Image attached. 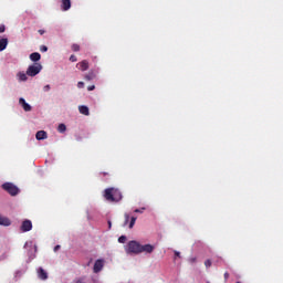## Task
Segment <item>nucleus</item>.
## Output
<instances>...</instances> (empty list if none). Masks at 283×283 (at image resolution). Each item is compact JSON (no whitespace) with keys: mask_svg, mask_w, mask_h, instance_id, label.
<instances>
[{"mask_svg":"<svg viewBox=\"0 0 283 283\" xmlns=\"http://www.w3.org/2000/svg\"><path fill=\"white\" fill-rule=\"evenodd\" d=\"M6 32V25L1 24L0 25V34H3Z\"/></svg>","mask_w":283,"mask_h":283,"instance_id":"cd10ccee","label":"nucleus"},{"mask_svg":"<svg viewBox=\"0 0 283 283\" xmlns=\"http://www.w3.org/2000/svg\"><path fill=\"white\" fill-rule=\"evenodd\" d=\"M38 277L40 280H48V272H45L43 268L38 269Z\"/></svg>","mask_w":283,"mask_h":283,"instance_id":"f8f14e48","label":"nucleus"},{"mask_svg":"<svg viewBox=\"0 0 283 283\" xmlns=\"http://www.w3.org/2000/svg\"><path fill=\"white\" fill-rule=\"evenodd\" d=\"M142 249L140 242L133 240L127 243L126 252L134 253V255H139Z\"/></svg>","mask_w":283,"mask_h":283,"instance_id":"f03ea898","label":"nucleus"},{"mask_svg":"<svg viewBox=\"0 0 283 283\" xmlns=\"http://www.w3.org/2000/svg\"><path fill=\"white\" fill-rule=\"evenodd\" d=\"M21 231H23V233H27V231H32V221L24 220L21 226Z\"/></svg>","mask_w":283,"mask_h":283,"instance_id":"423d86ee","label":"nucleus"},{"mask_svg":"<svg viewBox=\"0 0 283 283\" xmlns=\"http://www.w3.org/2000/svg\"><path fill=\"white\" fill-rule=\"evenodd\" d=\"M19 104L24 109V112H32V106L25 102V98L20 97L19 98Z\"/></svg>","mask_w":283,"mask_h":283,"instance_id":"0eeeda50","label":"nucleus"},{"mask_svg":"<svg viewBox=\"0 0 283 283\" xmlns=\"http://www.w3.org/2000/svg\"><path fill=\"white\" fill-rule=\"evenodd\" d=\"M43 70V65L41 63L35 62L34 64L30 65L27 70L28 76H36Z\"/></svg>","mask_w":283,"mask_h":283,"instance_id":"20e7f679","label":"nucleus"},{"mask_svg":"<svg viewBox=\"0 0 283 283\" xmlns=\"http://www.w3.org/2000/svg\"><path fill=\"white\" fill-rule=\"evenodd\" d=\"M94 90H96V86H95V85H90V86L87 87V91H88V92H94Z\"/></svg>","mask_w":283,"mask_h":283,"instance_id":"bb28decb","label":"nucleus"},{"mask_svg":"<svg viewBox=\"0 0 283 283\" xmlns=\"http://www.w3.org/2000/svg\"><path fill=\"white\" fill-rule=\"evenodd\" d=\"M38 32H39V34H42V35L45 34V30H43V29H40Z\"/></svg>","mask_w":283,"mask_h":283,"instance_id":"2f4dec72","label":"nucleus"},{"mask_svg":"<svg viewBox=\"0 0 283 283\" xmlns=\"http://www.w3.org/2000/svg\"><path fill=\"white\" fill-rule=\"evenodd\" d=\"M175 255H176V258H180V252L175 251Z\"/></svg>","mask_w":283,"mask_h":283,"instance_id":"f704fd0d","label":"nucleus"},{"mask_svg":"<svg viewBox=\"0 0 283 283\" xmlns=\"http://www.w3.org/2000/svg\"><path fill=\"white\" fill-rule=\"evenodd\" d=\"M129 222V214L125 213V221H124V227Z\"/></svg>","mask_w":283,"mask_h":283,"instance_id":"b1692460","label":"nucleus"},{"mask_svg":"<svg viewBox=\"0 0 283 283\" xmlns=\"http://www.w3.org/2000/svg\"><path fill=\"white\" fill-rule=\"evenodd\" d=\"M70 61H71L72 63H76V61H77L76 55H71V56H70Z\"/></svg>","mask_w":283,"mask_h":283,"instance_id":"393cba45","label":"nucleus"},{"mask_svg":"<svg viewBox=\"0 0 283 283\" xmlns=\"http://www.w3.org/2000/svg\"><path fill=\"white\" fill-rule=\"evenodd\" d=\"M135 213H143V210H140V209H135Z\"/></svg>","mask_w":283,"mask_h":283,"instance_id":"473e14b6","label":"nucleus"},{"mask_svg":"<svg viewBox=\"0 0 283 283\" xmlns=\"http://www.w3.org/2000/svg\"><path fill=\"white\" fill-rule=\"evenodd\" d=\"M118 242H119V244H125V242H127V237L126 235H120L118 238Z\"/></svg>","mask_w":283,"mask_h":283,"instance_id":"aec40b11","label":"nucleus"},{"mask_svg":"<svg viewBox=\"0 0 283 283\" xmlns=\"http://www.w3.org/2000/svg\"><path fill=\"white\" fill-rule=\"evenodd\" d=\"M154 249L156 248L151 244H142L140 253H154Z\"/></svg>","mask_w":283,"mask_h":283,"instance_id":"6e6552de","label":"nucleus"},{"mask_svg":"<svg viewBox=\"0 0 283 283\" xmlns=\"http://www.w3.org/2000/svg\"><path fill=\"white\" fill-rule=\"evenodd\" d=\"M223 277H224V282H227V280H229V272H226V273L223 274Z\"/></svg>","mask_w":283,"mask_h":283,"instance_id":"7c9ffc66","label":"nucleus"},{"mask_svg":"<svg viewBox=\"0 0 283 283\" xmlns=\"http://www.w3.org/2000/svg\"><path fill=\"white\" fill-rule=\"evenodd\" d=\"M80 114H83V116H90V108L85 105L78 106Z\"/></svg>","mask_w":283,"mask_h":283,"instance_id":"4468645a","label":"nucleus"},{"mask_svg":"<svg viewBox=\"0 0 283 283\" xmlns=\"http://www.w3.org/2000/svg\"><path fill=\"white\" fill-rule=\"evenodd\" d=\"M84 78L85 81H94V78H96V73H94V71H91L84 76Z\"/></svg>","mask_w":283,"mask_h":283,"instance_id":"a211bd4d","label":"nucleus"},{"mask_svg":"<svg viewBox=\"0 0 283 283\" xmlns=\"http://www.w3.org/2000/svg\"><path fill=\"white\" fill-rule=\"evenodd\" d=\"M59 249H61V245H55V247H54V251H55V252L59 251Z\"/></svg>","mask_w":283,"mask_h":283,"instance_id":"72a5a7b5","label":"nucleus"},{"mask_svg":"<svg viewBox=\"0 0 283 283\" xmlns=\"http://www.w3.org/2000/svg\"><path fill=\"white\" fill-rule=\"evenodd\" d=\"M0 224L2 227H10L12 222L8 219V217H3L0 214Z\"/></svg>","mask_w":283,"mask_h":283,"instance_id":"9b49d317","label":"nucleus"},{"mask_svg":"<svg viewBox=\"0 0 283 283\" xmlns=\"http://www.w3.org/2000/svg\"><path fill=\"white\" fill-rule=\"evenodd\" d=\"M108 229H112V221H108Z\"/></svg>","mask_w":283,"mask_h":283,"instance_id":"c9c22d12","label":"nucleus"},{"mask_svg":"<svg viewBox=\"0 0 283 283\" xmlns=\"http://www.w3.org/2000/svg\"><path fill=\"white\" fill-rule=\"evenodd\" d=\"M237 283H240V282H237Z\"/></svg>","mask_w":283,"mask_h":283,"instance_id":"4c0bfd02","label":"nucleus"},{"mask_svg":"<svg viewBox=\"0 0 283 283\" xmlns=\"http://www.w3.org/2000/svg\"><path fill=\"white\" fill-rule=\"evenodd\" d=\"M50 90H51L50 84H46V85L43 87V91H44V92H50Z\"/></svg>","mask_w":283,"mask_h":283,"instance_id":"c85d7f7f","label":"nucleus"},{"mask_svg":"<svg viewBox=\"0 0 283 283\" xmlns=\"http://www.w3.org/2000/svg\"><path fill=\"white\" fill-rule=\"evenodd\" d=\"M3 191H7L9 196H19V187L12 182H4L2 186Z\"/></svg>","mask_w":283,"mask_h":283,"instance_id":"7ed1b4c3","label":"nucleus"},{"mask_svg":"<svg viewBox=\"0 0 283 283\" xmlns=\"http://www.w3.org/2000/svg\"><path fill=\"white\" fill-rule=\"evenodd\" d=\"M104 198L108 202H120L123 200V192L118 188H107L104 190Z\"/></svg>","mask_w":283,"mask_h":283,"instance_id":"f257e3e1","label":"nucleus"},{"mask_svg":"<svg viewBox=\"0 0 283 283\" xmlns=\"http://www.w3.org/2000/svg\"><path fill=\"white\" fill-rule=\"evenodd\" d=\"M17 76H18V80H19L20 82H25V81H28V73L19 72V73L17 74Z\"/></svg>","mask_w":283,"mask_h":283,"instance_id":"f3484780","label":"nucleus"},{"mask_svg":"<svg viewBox=\"0 0 283 283\" xmlns=\"http://www.w3.org/2000/svg\"><path fill=\"white\" fill-rule=\"evenodd\" d=\"M40 52H48V46L42 45V46L40 48Z\"/></svg>","mask_w":283,"mask_h":283,"instance_id":"c756f323","label":"nucleus"},{"mask_svg":"<svg viewBox=\"0 0 283 283\" xmlns=\"http://www.w3.org/2000/svg\"><path fill=\"white\" fill-rule=\"evenodd\" d=\"M211 264H212V263H211V260L208 259V260L205 261V266H206V269L211 268Z\"/></svg>","mask_w":283,"mask_h":283,"instance_id":"5701e85b","label":"nucleus"},{"mask_svg":"<svg viewBox=\"0 0 283 283\" xmlns=\"http://www.w3.org/2000/svg\"><path fill=\"white\" fill-rule=\"evenodd\" d=\"M134 224H136V217L130 218L129 229H134Z\"/></svg>","mask_w":283,"mask_h":283,"instance_id":"412c9836","label":"nucleus"},{"mask_svg":"<svg viewBox=\"0 0 283 283\" xmlns=\"http://www.w3.org/2000/svg\"><path fill=\"white\" fill-rule=\"evenodd\" d=\"M62 8L65 11L70 10V8H72V2L70 0H62Z\"/></svg>","mask_w":283,"mask_h":283,"instance_id":"dca6fc26","label":"nucleus"},{"mask_svg":"<svg viewBox=\"0 0 283 283\" xmlns=\"http://www.w3.org/2000/svg\"><path fill=\"white\" fill-rule=\"evenodd\" d=\"M8 48V38L0 39V52H3Z\"/></svg>","mask_w":283,"mask_h":283,"instance_id":"2eb2a0df","label":"nucleus"},{"mask_svg":"<svg viewBox=\"0 0 283 283\" xmlns=\"http://www.w3.org/2000/svg\"><path fill=\"white\" fill-rule=\"evenodd\" d=\"M77 87H78L80 90H83V87H85V83H84V82H78V83H77Z\"/></svg>","mask_w":283,"mask_h":283,"instance_id":"a878e982","label":"nucleus"},{"mask_svg":"<svg viewBox=\"0 0 283 283\" xmlns=\"http://www.w3.org/2000/svg\"><path fill=\"white\" fill-rule=\"evenodd\" d=\"M72 50H73V52H80V51H81V45H78V44H73V45H72Z\"/></svg>","mask_w":283,"mask_h":283,"instance_id":"4be33fe9","label":"nucleus"},{"mask_svg":"<svg viewBox=\"0 0 283 283\" xmlns=\"http://www.w3.org/2000/svg\"><path fill=\"white\" fill-rule=\"evenodd\" d=\"M35 138L36 140H45V138H48V133L45 130H39L35 134Z\"/></svg>","mask_w":283,"mask_h":283,"instance_id":"9d476101","label":"nucleus"},{"mask_svg":"<svg viewBox=\"0 0 283 283\" xmlns=\"http://www.w3.org/2000/svg\"><path fill=\"white\" fill-rule=\"evenodd\" d=\"M94 273H101L103 271V260H96L93 268Z\"/></svg>","mask_w":283,"mask_h":283,"instance_id":"1a4fd4ad","label":"nucleus"},{"mask_svg":"<svg viewBox=\"0 0 283 283\" xmlns=\"http://www.w3.org/2000/svg\"><path fill=\"white\" fill-rule=\"evenodd\" d=\"M190 262H196V258L190 259Z\"/></svg>","mask_w":283,"mask_h":283,"instance_id":"e433bc0d","label":"nucleus"},{"mask_svg":"<svg viewBox=\"0 0 283 283\" xmlns=\"http://www.w3.org/2000/svg\"><path fill=\"white\" fill-rule=\"evenodd\" d=\"M76 67H78L81 72H87V70H90V62L87 60H83L76 64Z\"/></svg>","mask_w":283,"mask_h":283,"instance_id":"39448f33","label":"nucleus"},{"mask_svg":"<svg viewBox=\"0 0 283 283\" xmlns=\"http://www.w3.org/2000/svg\"><path fill=\"white\" fill-rule=\"evenodd\" d=\"M30 60L33 61V63L41 61V53L39 52L31 53Z\"/></svg>","mask_w":283,"mask_h":283,"instance_id":"ddd939ff","label":"nucleus"},{"mask_svg":"<svg viewBox=\"0 0 283 283\" xmlns=\"http://www.w3.org/2000/svg\"><path fill=\"white\" fill-rule=\"evenodd\" d=\"M66 129H67V127L65 126V124H60V125L57 126V132H60V134L65 133Z\"/></svg>","mask_w":283,"mask_h":283,"instance_id":"6ab92c4d","label":"nucleus"}]
</instances>
